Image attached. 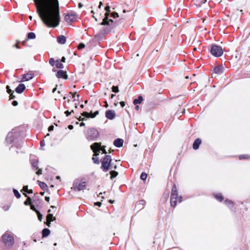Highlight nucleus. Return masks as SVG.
<instances>
[{"label":"nucleus","mask_w":250,"mask_h":250,"mask_svg":"<svg viewBox=\"0 0 250 250\" xmlns=\"http://www.w3.org/2000/svg\"><path fill=\"white\" fill-rule=\"evenodd\" d=\"M36 11L42 22L48 27H56L60 22L58 0H33Z\"/></svg>","instance_id":"1"},{"label":"nucleus","mask_w":250,"mask_h":250,"mask_svg":"<svg viewBox=\"0 0 250 250\" xmlns=\"http://www.w3.org/2000/svg\"><path fill=\"white\" fill-rule=\"evenodd\" d=\"M109 12H106L104 14V18L103 20V21L101 23L102 25H112L114 27L118 26L121 22L122 19H120L119 21H114L112 19H108Z\"/></svg>","instance_id":"2"},{"label":"nucleus","mask_w":250,"mask_h":250,"mask_svg":"<svg viewBox=\"0 0 250 250\" xmlns=\"http://www.w3.org/2000/svg\"><path fill=\"white\" fill-rule=\"evenodd\" d=\"M2 240L3 243L4 244L5 246L8 248H11L14 243L13 236L7 232H6L3 235L2 237Z\"/></svg>","instance_id":"3"},{"label":"nucleus","mask_w":250,"mask_h":250,"mask_svg":"<svg viewBox=\"0 0 250 250\" xmlns=\"http://www.w3.org/2000/svg\"><path fill=\"white\" fill-rule=\"evenodd\" d=\"M111 161L112 159L110 155H106L105 156L102 162L101 166V168L104 171L107 172L110 169Z\"/></svg>","instance_id":"4"},{"label":"nucleus","mask_w":250,"mask_h":250,"mask_svg":"<svg viewBox=\"0 0 250 250\" xmlns=\"http://www.w3.org/2000/svg\"><path fill=\"white\" fill-rule=\"evenodd\" d=\"M210 51L211 54L214 57H220L223 54L222 47L215 44L212 45Z\"/></svg>","instance_id":"5"},{"label":"nucleus","mask_w":250,"mask_h":250,"mask_svg":"<svg viewBox=\"0 0 250 250\" xmlns=\"http://www.w3.org/2000/svg\"><path fill=\"white\" fill-rule=\"evenodd\" d=\"M177 196L178 192L177 188L176 185L174 184L172 188L170 197V205L171 206L174 207L176 205Z\"/></svg>","instance_id":"6"},{"label":"nucleus","mask_w":250,"mask_h":250,"mask_svg":"<svg viewBox=\"0 0 250 250\" xmlns=\"http://www.w3.org/2000/svg\"><path fill=\"white\" fill-rule=\"evenodd\" d=\"M99 136V132L95 128L89 129L87 132L86 137L88 141H94Z\"/></svg>","instance_id":"7"},{"label":"nucleus","mask_w":250,"mask_h":250,"mask_svg":"<svg viewBox=\"0 0 250 250\" xmlns=\"http://www.w3.org/2000/svg\"><path fill=\"white\" fill-rule=\"evenodd\" d=\"M78 15L73 12L66 14L64 17V20L67 23H71L78 19Z\"/></svg>","instance_id":"8"},{"label":"nucleus","mask_w":250,"mask_h":250,"mask_svg":"<svg viewBox=\"0 0 250 250\" xmlns=\"http://www.w3.org/2000/svg\"><path fill=\"white\" fill-rule=\"evenodd\" d=\"M91 148L95 153L98 152H100V150H102L103 153L106 154L107 153L104 148H102L101 144L98 143H94L91 146Z\"/></svg>","instance_id":"9"},{"label":"nucleus","mask_w":250,"mask_h":250,"mask_svg":"<svg viewBox=\"0 0 250 250\" xmlns=\"http://www.w3.org/2000/svg\"><path fill=\"white\" fill-rule=\"evenodd\" d=\"M86 184L85 182H83L81 183L76 182L74 183L73 188L75 190L80 191L84 189L86 187Z\"/></svg>","instance_id":"10"},{"label":"nucleus","mask_w":250,"mask_h":250,"mask_svg":"<svg viewBox=\"0 0 250 250\" xmlns=\"http://www.w3.org/2000/svg\"><path fill=\"white\" fill-rule=\"evenodd\" d=\"M56 76L58 78H63L64 79H67L68 76L66 74V72L65 71L62 70H60L57 71L56 74Z\"/></svg>","instance_id":"11"},{"label":"nucleus","mask_w":250,"mask_h":250,"mask_svg":"<svg viewBox=\"0 0 250 250\" xmlns=\"http://www.w3.org/2000/svg\"><path fill=\"white\" fill-rule=\"evenodd\" d=\"M105 117L109 120L113 119L115 117V111L112 110H107L105 112Z\"/></svg>","instance_id":"12"},{"label":"nucleus","mask_w":250,"mask_h":250,"mask_svg":"<svg viewBox=\"0 0 250 250\" xmlns=\"http://www.w3.org/2000/svg\"><path fill=\"white\" fill-rule=\"evenodd\" d=\"M55 220V218L53 217V214L49 213L46 216L47 225L48 227H50L51 222Z\"/></svg>","instance_id":"13"},{"label":"nucleus","mask_w":250,"mask_h":250,"mask_svg":"<svg viewBox=\"0 0 250 250\" xmlns=\"http://www.w3.org/2000/svg\"><path fill=\"white\" fill-rule=\"evenodd\" d=\"M123 143L124 140L120 138L115 140L113 143L114 145L117 147H121L123 146Z\"/></svg>","instance_id":"14"},{"label":"nucleus","mask_w":250,"mask_h":250,"mask_svg":"<svg viewBox=\"0 0 250 250\" xmlns=\"http://www.w3.org/2000/svg\"><path fill=\"white\" fill-rule=\"evenodd\" d=\"M25 89V86L24 84H20L16 88L15 90L18 93H21Z\"/></svg>","instance_id":"15"},{"label":"nucleus","mask_w":250,"mask_h":250,"mask_svg":"<svg viewBox=\"0 0 250 250\" xmlns=\"http://www.w3.org/2000/svg\"><path fill=\"white\" fill-rule=\"evenodd\" d=\"M224 71V67L222 66H217L214 67V73L216 74H221Z\"/></svg>","instance_id":"16"},{"label":"nucleus","mask_w":250,"mask_h":250,"mask_svg":"<svg viewBox=\"0 0 250 250\" xmlns=\"http://www.w3.org/2000/svg\"><path fill=\"white\" fill-rule=\"evenodd\" d=\"M33 77L32 74H26L22 75L21 81H27L31 80Z\"/></svg>","instance_id":"17"},{"label":"nucleus","mask_w":250,"mask_h":250,"mask_svg":"<svg viewBox=\"0 0 250 250\" xmlns=\"http://www.w3.org/2000/svg\"><path fill=\"white\" fill-rule=\"evenodd\" d=\"M201 143V140L200 139L198 138L196 139L193 144V148L195 150L197 149Z\"/></svg>","instance_id":"18"},{"label":"nucleus","mask_w":250,"mask_h":250,"mask_svg":"<svg viewBox=\"0 0 250 250\" xmlns=\"http://www.w3.org/2000/svg\"><path fill=\"white\" fill-rule=\"evenodd\" d=\"M57 42L60 44H64L66 42V38L63 35H60L57 38Z\"/></svg>","instance_id":"19"},{"label":"nucleus","mask_w":250,"mask_h":250,"mask_svg":"<svg viewBox=\"0 0 250 250\" xmlns=\"http://www.w3.org/2000/svg\"><path fill=\"white\" fill-rule=\"evenodd\" d=\"M143 98L142 96H139L137 99H135L133 101V104L135 105H136L137 104H140L142 103L143 101Z\"/></svg>","instance_id":"20"},{"label":"nucleus","mask_w":250,"mask_h":250,"mask_svg":"<svg viewBox=\"0 0 250 250\" xmlns=\"http://www.w3.org/2000/svg\"><path fill=\"white\" fill-rule=\"evenodd\" d=\"M50 230L48 229H44L42 231V235L43 237H47L50 234Z\"/></svg>","instance_id":"21"},{"label":"nucleus","mask_w":250,"mask_h":250,"mask_svg":"<svg viewBox=\"0 0 250 250\" xmlns=\"http://www.w3.org/2000/svg\"><path fill=\"white\" fill-rule=\"evenodd\" d=\"M13 138L12 133L9 132L7 135L6 140L7 142L11 143L13 141Z\"/></svg>","instance_id":"22"},{"label":"nucleus","mask_w":250,"mask_h":250,"mask_svg":"<svg viewBox=\"0 0 250 250\" xmlns=\"http://www.w3.org/2000/svg\"><path fill=\"white\" fill-rule=\"evenodd\" d=\"M99 155V153H97V152L96 153H94V156L92 158V160L95 164H99L100 162L99 160V158L97 157V155Z\"/></svg>","instance_id":"23"},{"label":"nucleus","mask_w":250,"mask_h":250,"mask_svg":"<svg viewBox=\"0 0 250 250\" xmlns=\"http://www.w3.org/2000/svg\"><path fill=\"white\" fill-rule=\"evenodd\" d=\"M56 66L57 68L62 69L64 68L63 64L60 62L59 60L56 61Z\"/></svg>","instance_id":"24"},{"label":"nucleus","mask_w":250,"mask_h":250,"mask_svg":"<svg viewBox=\"0 0 250 250\" xmlns=\"http://www.w3.org/2000/svg\"><path fill=\"white\" fill-rule=\"evenodd\" d=\"M110 174L111 175L110 179H113L118 175V172L114 170H111L110 172Z\"/></svg>","instance_id":"25"},{"label":"nucleus","mask_w":250,"mask_h":250,"mask_svg":"<svg viewBox=\"0 0 250 250\" xmlns=\"http://www.w3.org/2000/svg\"><path fill=\"white\" fill-rule=\"evenodd\" d=\"M31 164H32V167H34L35 168H36V169L38 168V161L37 160H32V162H31Z\"/></svg>","instance_id":"26"},{"label":"nucleus","mask_w":250,"mask_h":250,"mask_svg":"<svg viewBox=\"0 0 250 250\" xmlns=\"http://www.w3.org/2000/svg\"><path fill=\"white\" fill-rule=\"evenodd\" d=\"M71 94L72 96V98L74 99V101L77 100L79 101V95H76V92H75L74 93H73L72 92H70L69 93Z\"/></svg>","instance_id":"27"},{"label":"nucleus","mask_w":250,"mask_h":250,"mask_svg":"<svg viewBox=\"0 0 250 250\" xmlns=\"http://www.w3.org/2000/svg\"><path fill=\"white\" fill-rule=\"evenodd\" d=\"M39 185L41 188L43 190H45L47 188V185L44 182H40Z\"/></svg>","instance_id":"28"},{"label":"nucleus","mask_w":250,"mask_h":250,"mask_svg":"<svg viewBox=\"0 0 250 250\" xmlns=\"http://www.w3.org/2000/svg\"><path fill=\"white\" fill-rule=\"evenodd\" d=\"M36 38V35L34 33L30 32L28 34V39H34Z\"/></svg>","instance_id":"29"},{"label":"nucleus","mask_w":250,"mask_h":250,"mask_svg":"<svg viewBox=\"0 0 250 250\" xmlns=\"http://www.w3.org/2000/svg\"><path fill=\"white\" fill-rule=\"evenodd\" d=\"M215 198L219 200L220 202H221L223 200V197L221 195V194H217L215 195Z\"/></svg>","instance_id":"30"},{"label":"nucleus","mask_w":250,"mask_h":250,"mask_svg":"<svg viewBox=\"0 0 250 250\" xmlns=\"http://www.w3.org/2000/svg\"><path fill=\"white\" fill-rule=\"evenodd\" d=\"M147 175L145 172L142 173L140 178L143 181H145L147 178Z\"/></svg>","instance_id":"31"},{"label":"nucleus","mask_w":250,"mask_h":250,"mask_svg":"<svg viewBox=\"0 0 250 250\" xmlns=\"http://www.w3.org/2000/svg\"><path fill=\"white\" fill-rule=\"evenodd\" d=\"M13 192L14 193V195L17 198H19L21 197V194L19 192V191L15 189H13Z\"/></svg>","instance_id":"32"},{"label":"nucleus","mask_w":250,"mask_h":250,"mask_svg":"<svg viewBox=\"0 0 250 250\" xmlns=\"http://www.w3.org/2000/svg\"><path fill=\"white\" fill-rule=\"evenodd\" d=\"M225 203L229 208H231L232 206V205H233V203L230 200H226L225 201Z\"/></svg>","instance_id":"33"},{"label":"nucleus","mask_w":250,"mask_h":250,"mask_svg":"<svg viewBox=\"0 0 250 250\" xmlns=\"http://www.w3.org/2000/svg\"><path fill=\"white\" fill-rule=\"evenodd\" d=\"M112 91L115 93L119 92L118 87L117 86H113L112 87Z\"/></svg>","instance_id":"34"},{"label":"nucleus","mask_w":250,"mask_h":250,"mask_svg":"<svg viewBox=\"0 0 250 250\" xmlns=\"http://www.w3.org/2000/svg\"><path fill=\"white\" fill-rule=\"evenodd\" d=\"M55 62H56V61H54V59L53 58H52L49 59V63L52 66H53L54 65Z\"/></svg>","instance_id":"35"},{"label":"nucleus","mask_w":250,"mask_h":250,"mask_svg":"<svg viewBox=\"0 0 250 250\" xmlns=\"http://www.w3.org/2000/svg\"><path fill=\"white\" fill-rule=\"evenodd\" d=\"M37 215H38V219L40 221H42V214H41V213L39 211H37Z\"/></svg>","instance_id":"36"},{"label":"nucleus","mask_w":250,"mask_h":250,"mask_svg":"<svg viewBox=\"0 0 250 250\" xmlns=\"http://www.w3.org/2000/svg\"><path fill=\"white\" fill-rule=\"evenodd\" d=\"M249 157V156L248 155H241L239 156V159H248Z\"/></svg>","instance_id":"37"},{"label":"nucleus","mask_w":250,"mask_h":250,"mask_svg":"<svg viewBox=\"0 0 250 250\" xmlns=\"http://www.w3.org/2000/svg\"><path fill=\"white\" fill-rule=\"evenodd\" d=\"M85 47V44L83 43H81L79 44L78 48L79 49H82L83 48H84Z\"/></svg>","instance_id":"38"},{"label":"nucleus","mask_w":250,"mask_h":250,"mask_svg":"<svg viewBox=\"0 0 250 250\" xmlns=\"http://www.w3.org/2000/svg\"><path fill=\"white\" fill-rule=\"evenodd\" d=\"M111 17H112L113 18H115L116 17H119V15L116 12H113V13H111Z\"/></svg>","instance_id":"39"},{"label":"nucleus","mask_w":250,"mask_h":250,"mask_svg":"<svg viewBox=\"0 0 250 250\" xmlns=\"http://www.w3.org/2000/svg\"><path fill=\"white\" fill-rule=\"evenodd\" d=\"M82 116L86 117L87 118L90 117V116H89V113L87 112H83V113H82Z\"/></svg>","instance_id":"40"},{"label":"nucleus","mask_w":250,"mask_h":250,"mask_svg":"<svg viewBox=\"0 0 250 250\" xmlns=\"http://www.w3.org/2000/svg\"><path fill=\"white\" fill-rule=\"evenodd\" d=\"M6 89H7V93H8L9 94H10L11 93H12L13 92H14L13 91H12V90L10 88V87H9L8 85H7V86H6Z\"/></svg>","instance_id":"41"},{"label":"nucleus","mask_w":250,"mask_h":250,"mask_svg":"<svg viewBox=\"0 0 250 250\" xmlns=\"http://www.w3.org/2000/svg\"><path fill=\"white\" fill-rule=\"evenodd\" d=\"M31 201V199L30 197H27L26 201L24 202V204L26 205H28L29 202H30Z\"/></svg>","instance_id":"42"},{"label":"nucleus","mask_w":250,"mask_h":250,"mask_svg":"<svg viewBox=\"0 0 250 250\" xmlns=\"http://www.w3.org/2000/svg\"><path fill=\"white\" fill-rule=\"evenodd\" d=\"M73 110H72L71 112H69L68 110H67L65 112V114H66V116H68L70 115L71 113L73 112Z\"/></svg>","instance_id":"43"},{"label":"nucleus","mask_w":250,"mask_h":250,"mask_svg":"<svg viewBox=\"0 0 250 250\" xmlns=\"http://www.w3.org/2000/svg\"><path fill=\"white\" fill-rule=\"evenodd\" d=\"M104 10L106 11V12H110V6H106L104 8Z\"/></svg>","instance_id":"44"},{"label":"nucleus","mask_w":250,"mask_h":250,"mask_svg":"<svg viewBox=\"0 0 250 250\" xmlns=\"http://www.w3.org/2000/svg\"><path fill=\"white\" fill-rule=\"evenodd\" d=\"M99 114V111H96L94 113V116H90V117L91 118H94L97 115Z\"/></svg>","instance_id":"45"},{"label":"nucleus","mask_w":250,"mask_h":250,"mask_svg":"<svg viewBox=\"0 0 250 250\" xmlns=\"http://www.w3.org/2000/svg\"><path fill=\"white\" fill-rule=\"evenodd\" d=\"M14 93V92H13L12 93H11L10 94V99H14L15 98V96L13 94Z\"/></svg>","instance_id":"46"},{"label":"nucleus","mask_w":250,"mask_h":250,"mask_svg":"<svg viewBox=\"0 0 250 250\" xmlns=\"http://www.w3.org/2000/svg\"><path fill=\"white\" fill-rule=\"evenodd\" d=\"M53 129H54V126L53 125L49 126L48 127V129L49 131H53Z\"/></svg>","instance_id":"47"},{"label":"nucleus","mask_w":250,"mask_h":250,"mask_svg":"<svg viewBox=\"0 0 250 250\" xmlns=\"http://www.w3.org/2000/svg\"><path fill=\"white\" fill-rule=\"evenodd\" d=\"M42 169H39V170L36 172V174L38 175L42 174Z\"/></svg>","instance_id":"48"},{"label":"nucleus","mask_w":250,"mask_h":250,"mask_svg":"<svg viewBox=\"0 0 250 250\" xmlns=\"http://www.w3.org/2000/svg\"><path fill=\"white\" fill-rule=\"evenodd\" d=\"M31 209L34 211H35L36 212H37V211H38L36 208L33 206V205H31Z\"/></svg>","instance_id":"49"},{"label":"nucleus","mask_w":250,"mask_h":250,"mask_svg":"<svg viewBox=\"0 0 250 250\" xmlns=\"http://www.w3.org/2000/svg\"><path fill=\"white\" fill-rule=\"evenodd\" d=\"M28 186H24L23 187V189H22V190H23L24 191H26L27 192V190H28Z\"/></svg>","instance_id":"50"},{"label":"nucleus","mask_w":250,"mask_h":250,"mask_svg":"<svg viewBox=\"0 0 250 250\" xmlns=\"http://www.w3.org/2000/svg\"><path fill=\"white\" fill-rule=\"evenodd\" d=\"M18 104V103L17 101H14L13 102H12V105L13 106H17V105Z\"/></svg>","instance_id":"51"},{"label":"nucleus","mask_w":250,"mask_h":250,"mask_svg":"<svg viewBox=\"0 0 250 250\" xmlns=\"http://www.w3.org/2000/svg\"><path fill=\"white\" fill-rule=\"evenodd\" d=\"M40 145H41V147H43V146H45V142H44V141L43 140L41 141Z\"/></svg>","instance_id":"52"},{"label":"nucleus","mask_w":250,"mask_h":250,"mask_svg":"<svg viewBox=\"0 0 250 250\" xmlns=\"http://www.w3.org/2000/svg\"><path fill=\"white\" fill-rule=\"evenodd\" d=\"M9 207L8 206H3V208L4 210H7L9 209Z\"/></svg>","instance_id":"53"},{"label":"nucleus","mask_w":250,"mask_h":250,"mask_svg":"<svg viewBox=\"0 0 250 250\" xmlns=\"http://www.w3.org/2000/svg\"><path fill=\"white\" fill-rule=\"evenodd\" d=\"M95 205L99 207H101L102 203L100 202H97L95 203Z\"/></svg>","instance_id":"54"},{"label":"nucleus","mask_w":250,"mask_h":250,"mask_svg":"<svg viewBox=\"0 0 250 250\" xmlns=\"http://www.w3.org/2000/svg\"><path fill=\"white\" fill-rule=\"evenodd\" d=\"M120 104H121V106L122 107H124V106H125V103L124 102H123V101L121 102L120 103Z\"/></svg>","instance_id":"55"},{"label":"nucleus","mask_w":250,"mask_h":250,"mask_svg":"<svg viewBox=\"0 0 250 250\" xmlns=\"http://www.w3.org/2000/svg\"><path fill=\"white\" fill-rule=\"evenodd\" d=\"M61 62H65V58L64 57H62V59H61Z\"/></svg>","instance_id":"56"},{"label":"nucleus","mask_w":250,"mask_h":250,"mask_svg":"<svg viewBox=\"0 0 250 250\" xmlns=\"http://www.w3.org/2000/svg\"><path fill=\"white\" fill-rule=\"evenodd\" d=\"M68 128L69 129H72L73 128V126L72 125H69L68 126Z\"/></svg>","instance_id":"57"},{"label":"nucleus","mask_w":250,"mask_h":250,"mask_svg":"<svg viewBox=\"0 0 250 250\" xmlns=\"http://www.w3.org/2000/svg\"><path fill=\"white\" fill-rule=\"evenodd\" d=\"M49 199H50V198L49 197H47V196L45 197V200L47 202H49Z\"/></svg>","instance_id":"58"},{"label":"nucleus","mask_w":250,"mask_h":250,"mask_svg":"<svg viewBox=\"0 0 250 250\" xmlns=\"http://www.w3.org/2000/svg\"><path fill=\"white\" fill-rule=\"evenodd\" d=\"M114 165H115V164H114V163H111L110 169L113 168V166H114Z\"/></svg>","instance_id":"59"},{"label":"nucleus","mask_w":250,"mask_h":250,"mask_svg":"<svg viewBox=\"0 0 250 250\" xmlns=\"http://www.w3.org/2000/svg\"><path fill=\"white\" fill-rule=\"evenodd\" d=\"M86 119H85L84 118H81V117L79 118V121H84V120H86Z\"/></svg>","instance_id":"60"},{"label":"nucleus","mask_w":250,"mask_h":250,"mask_svg":"<svg viewBox=\"0 0 250 250\" xmlns=\"http://www.w3.org/2000/svg\"><path fill=\"white\" fill-rule=\"evenodd\" d=\"M13 46L15 47H16L17 48H18V49L20 48V46H19V45L18 44H15Z\"/></svg>","instance_id":"61"},{"label":"nucleus","mask_w":250,"mask_h":250,"mask_svg":"<svg viewBox=\"0 0 250 250\" xmlns=\"http://www.w3.org/2000/svg\"><path fill=\"white\" fill-rule=\"evenodd\" d=\"M27 192L28 193H32L33 192V191H32V189H29H29H28V190H27Z\"/></svg>","instance_id":"62"},{"label":"nucleus","mask_w":250,"mask_h":250,"mask_svg":"<svg viewBox=\"0 0 250 250\" xmlns=\"http://www.w3.org/2000/svg\"><path fill=\"white\" fill-rule=\"evenodd\" d=\"M78 7L80 8H82L83 7V4L81 3H79L78 4Z\"/></svg>","instance_id":"63"},{"label":"nucleus","mask_w":250,"mask_h":250,"mask_svg":"<svg viewBox=\"0 0 250 250\" xmlns=\"http://www.w3.org/2000/svg\"><path fill=\"white\" fill-rule=\"evenodd\" d=\"M103 5V3L102 2L100 1V3H99V5L98 6V8H101V6Z\"/></svg>","instance_id":"64"}]
</instances>
